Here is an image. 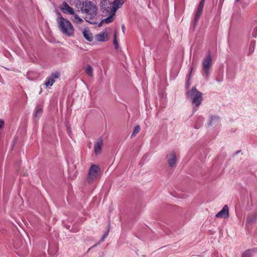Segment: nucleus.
Wrapping results in <instances>:
<instances>
[{"label":"nucleus","instance_id":"1","mask_svg":"<svg viewBox=\"0 0 257 257\" xmlns=\"http://www.w3.org/2000/svg\"><path fill=\"white\" fill-rule=\"evenodd\" d=\"M81 12L85 14V20L91 24L95 23L93 20L97 15V8L93 2L86 1L82 3Z\"/></svg>","mask_w":257,"mask_h":257},{"label":"nucleus","instance_id":"2","mask_svg":"<svg viewBox=\"0 0 257 257\" xmlns=\"http://www.w3.org/2000/svg\"><path fill=\"white\" fill-rule=\"evenodd\" d=\"M124 0H114L112 3L108 0H102L100 3L101 11L106 15L108 14L115 15L116 11L120 8L123 4Z\"/></svg>","mask_w":257,"mask_h":257},{"label":"nucleus","instance_id":"3","mask_svg":"<svg viewBox=\"0 0 257 257\" xmlns=\"http://www.w3.org/2000/svg\"><path fill=\"white\" fill-rule=\"evenodd\" d=\"M57 23L63 34L67 37H71L74 35V28L73 25L68 20L63 18L60 14L57 18Z\"/></svg>","mask_w":257,"mask_h":257},{"label":"nucleus","instance_id":"4","mask_svg":"<svg viewBox=\"0 0 257 257\" xmlns=\"http://www.w3.org/2000/svg\"><path fill=\"white\" fill-rule=\"evenodd\" d=\"M187 95L191 99L193 104L196 107H198L201 104L203 99V94L195 87H193L189 90H187Z\"/></svg>","mask_w":257,"mask_h":257},{"label":"nucleus","instance_id":"5","mask_svg":"<svg viewBox=\"0 0 257 257\" xmlns=\"http://www.w3.org/2000/svg\"><path fill=\"white\" fill-rule=\"evenodd\" d=\"M100 174V169L98 166L96 165H92L89 171L87 176V180L89 183H91L95 180L97 179Z\"/></svg>","mask_w":257,"mask_h":257},{"label":"nucleus","instance_id":"6","mask_svg":"<svg viewBox=\"0 0 257 257\" xmlns=\"http://www.w3.org/2000/svg\"><path fill=\"white\" fill-rule=\"evenodd\" d=\"M212 65V58L210 53H209L203 59L202 62V69L204 71L205 75L206 78L209 76V70Z\"/></svg>","mask_w":257,"mask_h":257},{"label":"nucleus","instance_id":"7","mask_svg":"<svg viewBox=\"0 0 257 257\" xmlns=\"http://www.w3.org/2000/svg\"><path fill=\"white\" fill-rule=\"evenodd\" d=\"M166 159L170 167L173 168L176 166L177 159L176 153L174 151L168 152L166 155Z\"/></svg>","mask_w":257,"mask_h":257},{"label":"nucleus","instance_id":"8","mask_svg":"<svg viewBox=\"0 0 257 257\" xmlns=\"http://www.w3.org/2000/svg\"><path fill=\"white\" fill-rule=\"evenodd\" d=\"M208 125L213 127H216L220 126V119L218 116L212 115L209 118L208 123Z\"/></svg>","mask_w":257,"mask_h":257},{"label":"nucleus","instance_id":"9","mask_svg":"<svg viewBox=\"0 0 257 257\" xmlns=\"http://www.w3.org/2000/svg\"><path fill=\"white\" fill-rule=\"evenodd\" d=\"M215 216L219 218H227L229 217V209L227 205H224L221 210L218 212Z\"/></svg>","mask_w":257,"mask_h":257},{"label":"nucleus","instance_id":"10","mask_svg":"<svg viewBox=\"0 0 257 257\" xmlns=\"http://www.w3.org/2000/svg\"><path fill=\"white\" fill-rule=\"evenodd\" d=\"M61 11L64 14H74V10L70 7L67 3L63 2L59 7Z\"/></svg>","mask_w":257,"mask_h":257},{"label":"nucleus","instance_id":"11","mask_svg":"<svg viewBox=\"0 0 257 257\" xmlns=\"http://www.w3.org/2000/svg\"><path fill=\"white\" fill-rule=\"evenodd\" d=\"M109 33L107 29H105L102 32L95 36V39L99 42H104L108 40Z\"/></svg>","mask_w":257,"mask_h":257},{"label":"nucleus","instance_id":"12","mask_svg":"<svg viewBox=\"0 0 257 257\" xmlns=\"http://www.w3.org/2000/svg\"><path fill=\"white\" fill-rule=\"evenodd\" d=\"M103 146L102 140H98L94 145V151L96 155H99L101 153V149Z\"/></svg>","mask_w":257,"mask_h":257},{"label":"nucleus","instance_id":"13","mask_svg":"<svg viewBox=\"0 0 257 257\" xmlns=\"http://www.w3.org/2000/svg\"><path fill=\"white\" fill-rule=\"evenodd\" d=\"M83 36L88 41H91L93 39L92 34L88 29H85L83 32Z\"/></svg>","mask_w":257,"mask_h":257},{"label":"nucleus","instance_id":"14","mask_svg":"<svg viewBox=\"0 0 257 257\" xmlns=\"http://www.w3.org/2000/svg\"><path fill=\"white\" fill-rule=\"evenodd\" d=\"M107 15H109V16L107 18L101 21V22L99 24V27H101L103 23H105L106 24H109L110 23H111L113 21V16L115 15H112V14H108Z\"/></svg>","mask_w":257,"mask_h":257},{"label":"nucleus","instance_id":"15","mask_svg":"<svg viewBox=\"0 0 257 257\" xmlns=\"http://www.w3.org/2000/svg\"><path fill=\"white\" fill-rule=\"evenodd\" d=\"M73 16L72 21L77 24H80L83 22V20L80 18L74 12V14H71Z\"/></svg>","mask_w":257,"mask_h":257},{"label":"nucleus","instance_id":"16","mask_svg":"<svg viewBox=\"0 0 257 257\" xmlns=\"http://www.w3.org/2000/svg\"><path fill=\"white\" fill-rule=\"evenodd\" d=\"M55 82V80H53V78H51L50 76L46 78L45 82L44 83V85L46 87L49 86H51L53 85Z\"/></svg>","mask_w":257,"mask_h":257},{"label":"nucleus","instance_id":"17","mask_svg":"<svg viewBox=\"0 0 257 257\" xmlns=\"http://www.w3.org/2000/svg\"><path fill=\"white\" fill-rule=\"evenodd\" d=\"M255 41H251L250 42V44H249V48H248V54L249 55L252 54L253 52V51L254 50V48H255Z\"/></svg>","mask_w":257,"mask_h":257},{"label":"nucleus","instance_id":"18","mask_svg":"<svg viewBox=\"0 0 257 257\" xmlns=\"http://www.w3.org/2000/svg\"><path fill=\"white\" fill-rule=\"evenodd\" d=\"M141 127L139 125H136L133 131V132L131 135V138H133L140 131Z\"/></svg>","mask_w":257,"mask_h":257},{"label":"nucleus","instance_id":"19","mask_svg":"<svg viewBox=\"0 0 257 257\" xmlns=\"http://www.w3.org/2000/svg\"><path fill=\"white\" fill-rule=\"evenodd\" d=\"M86 73L89 75L92 76L93 75V69L90 65H87L85 69Z\"/></svg>","mask_w":257,"mask_h":257},{"label":"nucleus","instance_id":"20","mask_svg":"<svg viewBox=\"0 0 257 257\" xmlns=\"http://www.w3.org/2000/svg\"><path fill=\"white\" fill-rule=\"evenodd\" d=\"M256 218V217L255 215L248 216L246 219V222L248 224L252 223Z\"/></svg>","mask_w":257,"mask_h":257},{"label":"nucleus","instance_id":"21","mask_svg":"<svg viewBox=\"0 0 257 257\" xmlns=\"http://www.w3.org/2000/svg\"><path fill=\"white\" fill-rule=\"evenodd\" d=\"M42 113V109L40 107L37 108L35 112L34 117L35 118H39L41 116Z\"/></svg>","mask_w":257,"mask_h":257},{"label":"nucleus","instance_id":"22","mask_svg":"<svg viewBox=\"0 0 257 257\" xmlns=\"http://www.w3.org/2000/svg\"><path fill=\"white\" fill-rule=\"evenodd\" d=\"M251 253V250H247L242 254L241 257H250Z\"/></svg>","mask_w":257,"mask_h":257},{"label":"nucleus","instance_id":"23","mask_svg":"<svg viewBox=\"0 0 257 257\" xmlns=\"http://www.w3.org/2000/svg\"><path fill=\"white\" fill-rule=\"evenodd\" d=\"M113 44L115 46V48L116 49H117L118 48V44L116 40V32H115L114 35V40H113Z\"/></svg>","mask_w":257,"mask_h":257},{"label":"nucleus","instance_id":"24","mask_svg":"<svg viewBox=\"0 0 257 257\" xmlns=\"http://www.w3.org/2000/svg\"><path fill=\"white\" fill-rule=\"evenodd\" d=\"M60 76V74L59 72H55V73H52L50 76V77L51 78H53V80H55V79L56 78H59Z\"/></svg>","mask_w":257,"mask_h":257},{"label":"nucleus","instance_id":"25","mask_svg":"<svg viewBox=\"0 0 257 257\" xmlns=\"http://www.w3.org/2000/svg\"><path fill=\"white\" fill-rule=\"evenodd\" d=\"M109 232V230H108L102 236L101 238L100 241H103L105 238L108 236Z\"/></svg>","mask_w":257,"mask_h":257},{"label":"nucleus","instance_id":"26","mask_svg":"<svg viewBox=\"0 0 257 257\" xmlns=\"http://www.w3.org/2000/svg\"><path fill=\"white\" fill-rule=\"evenodd\" d=\"M204 5V0H201L199 5L198 8L203 9Z\"/></svg>","mask_w":257,"mask_h":257},{"label":"nucleus","instance_id":"27","mask_svg":"<svg viewBox=\"0 0 257 257\" xmlns=\"http://www.w3.org/2000/svg\"><path fill=\"white\" fill-rule=\"evenodd\" d=\"M200 15L198 14H196L195 16V18H194V21H195V23H196L197 22V21L198 20L199 17H200Z\"/></svg>","mask_w":257,"mask_h":257},{"label":"nucleus","instance_id":"28","mask_svg":"<svg viewBox=\"0 0 257 257\" xmlns=\"http://www.w3.org/2000/svg\"><path fill=\"white\" fill-rule=\"evenodd\" d=\"M202 11H203V9L198 8L197 11L196 13L201 15L202 13Z\"/></svg>","mask_w":257,"mask_h":257},{"label":"nucleus","instance_id":"29","mask_svg":"<svg viewBox=\"0 0 257 257\" xmlns=\"http://www.w3.org/2000/svg\"><path fill=\"white\" fill-rule=\"evenodd\" d=\"M4 121L0 119V128H2L4 127Z\"/></svg>","mask_w":257,"mask_h":257},{"label":"nucleus","instance_id":"30","mask_svg":"<svg viewBox=\"0 0 257 257\" xmlns=\"http://www.w3.org/2000/svg\"><path fill=\"white\" fill-rule=\"evenodd\" d=\"M189 78H190V76L188 77V81L186 83V87L188 89V87L190 86V83L189 82Z\"/></svg>","mask_w":257,"mask_h":257},{"label":"nucleus","instance_id":"31","mask_svg":"<svg viewBox=\"0 0 257 257\" xmlns=\"http://www.w3.org/2000/svg\"><path fill=\"white\" fill-rule=\"evenodd\" d=\"M121 29H122V32H123V33H124V31H125V26L124 25H122L121 26Z\"/></svg>","mask_w":257,"mask_h":257},{"label":"nucleus","instance_id":"32","mask_svg":"<svg viewBox=\"0 0 257 257\" xmlns=\"http://www.w3.org/2000/svg\"><path fill=\"white\" fill-rule=\"evenodd\" d=\"M192 69V68H191V71H190V73H191Z\"/></svg>","mask_w":257,"mask_h":257},{"label":"nucleus","instance_id":"33","mask_svg":"<svg viewBox=\"0 0 257 257\" xmlns=\"http://www.w3.org/2000/svg\"><path fill=\"white\" fill-rule=\"evenodd\" d=\"M236 2H238V1H239V0H236Z\"/></svg>","mask_w":257,"mask_h":257}]
</instances>
